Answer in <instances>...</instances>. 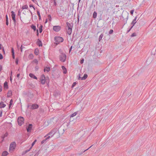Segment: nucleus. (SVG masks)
<instances>
[{
  "instance_id": "8",
  "label": "nucleus",
  "mask_w": 156,
  "mask_h": 156,
  "mask_svg": "<svg viewBox=\"0 0 156 156\" xmlns=\"http://www.w3.org/2000/svg\"><path fill=\"white\" fill-rule=\"evenodd\" d=\"M38 107V105L36 104H34L31 105L30 109H35L37 108Z\"/></svg>"
},
{
  "instance_id": "25",
  "label": "nucleus",
  "mask_w": 156,
  "mask_h": 156,
  "mask_svg": "<svg viewBox=\"0 0 156 156\" xmlns=\"http://www.w3.org/2000/svg\"><path fill=\"white\" fill-rule=\"evenodd\" d=\"M42 25H41L39 27V30L40 33H41L42 31Z\"/></svg>"
},
{
  "instance_id": "1",
  "label": "nucleus",
  "mask_w": 156,
  "mask_h": 156,
  "mask_svg": "<svg viewBox=\"0 0 156 156\" xmlns=\"http://www.w3.org/2000/svg\"><path fill=\"white\" fill-rule=\"evenodd\" d=\"M16 144L15 142H12L10 145L9 147V152L10 153L12 152L15 150L16 147Z\"/></svg>"
},
{
  "instance_id": "22",
  "label": "nucleus",
  "mask_w": 156,
  "mask_h": 156,
  "mask_svg": "<svg viewBox=\"0 0 156 156\" xmlns=\"http://www.w3.org/2000/svg\"><path fill=\"white\" fill-rule=\"evenodd\" d=\"M45 80V78L44 75H42L41 77V80ZM47 80V79H46V80Z\"/></svg>"
},
{
  "instance_id": "51",
  "label": "nucleus",
  "mask_w": 156,
  "mask_h": 156,
  "mask_svg": "<svg viewBox=\"0 0 156 156\" xmlns=\"http://www.w3.org/2000/svg\"><path fill=\"white\" fill-rule=\"evenodd\" d=\"M48 19L49 20L51 21V17L50 16H48Z\"/></svg>"
},
{
  "instance_id": "35",
  "label": "nucleus",
  "mask_w": 156,
  "mask_h": 156,
  "mask_svg": "<svg viewBox=\"0 0 156 156\" xmlns=\"http://www.w3.org/2000/svg\"><path fill=\"white\" fill-rule=\"evenodd\" d=\"M54 134V131H51L49 133H48L47 136L48 135H50L51 134H53V135Z\"/></svg>"
},
{
  "instance_id": "5",
  "label": "nucleus",
  "mask_w": 156,
  "mask_h": 156,
  "mask_svg": "<svg viewBox=\"0 0 156 156\" xmlns=\"http://www.w3.org/2000/svg\"><path fill=\"white\" fill-rule=\"evenodd\" d=\"M61 29V27L59 26H54L53 27V30L56 32L59 31Z\"/></svg>"
},
{
  "instance_id": "53",
  "label": "nucleus",
  "mask_w": 156,
  "mask_h": 156,
  "mask_svg": "<svg viewBox=\"0 0 156 156\" xmlns=\"http://www.w3.org/2000/svg\"><path fill=\"white\" fill-rule=\"evenodd\" d=\"M29 6H30V7H33V8L34 9H35V8H34V6H33V5H29Z\"/></svg>"
},
{
  "instance_id": "18",
  "label": "nucleus",
  "mask_w": 156,
  "mask_h": 156,
  "mask_svg": "<svg viewBox=\"0 0 156 156\" xmlns=\"http://www.w3.org/2000/svg\"><path fill=\"white\" fill-rule=\"evenodd\" d=\"M29 75L30 76L31 78H33L34 79H37V77L33 74L30 73L29 74Z\"/></svg>"
},
{
  "instance_id": "31",
  "label": "nucleus",
  "mask_w": 156,
  "mask_h": 156,
  "mask_svg": "<svg viewBox=\"0 0 156 156\" xmlns=\"http://www.w3.org/2000/svg\"><path fill=\"white\" fill-rule=\"evenodd\" d=\"M8 95L7 96L8 97H9L12 94V92L11 91H9V92H8Z\"/></svg>"
},
{
  "instance_id": "62",
  "label": "nucleus",
  "mask_w": 156,
  "mask_h": 156,
  "mask_svg": "<svg viewBox=\"0 0 156 156\" xmlns=\"http://www.w3.org/2000/svg\"><path fill=\"white\" fill-rule=\"evenodd\" d=\"M29 56H30L31 58H32L33 57V55L32 54H30L29 55Z\"/></svg>"
},
{
  "instance_id": "11",
  "label": "nucleus",
  "mask_w": 156,
  "mask_h": 156,
  "mask_svg": "<svg viewBox=\"0 0 156 156\" xmlns=\"http://www.w3.org/2000/svg\"><path fill=\"white\" fill-rule=\"evenodd\" d=\"M32 125L30 124L28 126L27 128V129L28 132H30L31 131L32 127Z\"/></svg>"
},
{
  "instance_id": "44",
  "label": "nucleus",
  "mask_w": 156,
  "mask_h": 156,
  "mask_svg": "<svg viewBox=\"0 0 156 156\" xmlns=\"http://www.w3.org/2000/svg\"><path fill=\"white\" fill-rule=\"evenodd\" d=\"M3 58V56L1 54H0V60Z\"/></svg>"
},
{
  "instance_id": "46",
  "label": "nucleus",
  "mask_w": 156,
  "mask_h": 156,
  "mask_svg": "<svg viewBox=\"0 0 156 156\" xmlns=\"http://www.w3.org/2000/svg\"><path fill=\"white\" fill-rule=\"evenodd\" d=\"M133 27V26H132L130 28L129 30H128L127 31V32L128 33L129 32L130 30L132 29V28Z\"/></svg>"
},
{
  "instance_id": "58",
  "label": "nucleus",
  "mask_w": 156,
  "mask_h": 156,
  "mask_svg": "<svg viewBox=\"0 0 156 156\" xmlns=\"http://www.w3.org/2000/svg\"><path fill=\"white\" fill-rule=\"evenodd\" d=\"M2 91V87L0 85V92H1Z\"/></svg>"
},
{
  "instance_id": "63",
  "label": "nucleus",
  "mask_w": 156,
  "mask_h": 156,
  "mask_svg": "<svg viewBox=\"0 0 156 156\" xmlns=\"http://www.w3.org/2000/svg\"><path fill=\"white\" fill-rule=\"evenodd\" d=\"M38 34H38V30H37V35H38Z\"/></svg>"
},
{
  "instance_id": "13",
  "label": "nucleus",
  "mask_w": 156,
  "mask_h": 156,
  "mask_svg": "<svg viewBox=\"0 0 156 156\" xmlns=\"http://www.w3.org/2000/svg\"><path fill=\"white\" fill-rule=\"evenodd\" d=\"M50 137V136H48L46 138V139H45L44 140H42L41 142V144H44V143H46V141L48 139H49Z\"/></svg>"
},
{
  "instance_id": "54",
  "label": "nucleus",
  "mask_w": 156,
  "mask_h": 156,
  "mask_svg": "<svg viewBox=\"0 0 156 156\" xmlns=\"http://www.w3.org/2000/svg\"><path fill=\"white\" fill-rule=\"evenodd\" d=\"M2 66L0 65V71H1L2 70Z\"/></svg>"
},
{
  "instance_id": "57",
  "label": "nucleus",
  "mask_w": 156,
  "mask_h": 156,
  "mask_svg": "<svg viewBox=\"0 0 156 156\" xmlns=\"http://www.w3.org/2000/svg\"><path fill=\"white\" fill-rule=\"evenodd\" d=\"M72 46H71L70 49H69V52H70L72 50Z\"/></svg>"
},
{
  "instance_id": "7",
  "label": "nucleus",
  "mask_w": 156,
  "mask_h": 156,
  "mask_svg": "<svg viewBox=\"0 0 156 156\" xmlns=\"http://www.w3.org/2000/svg\"><path fill=\"white\" fill-rule=\"evenodd\" d=\"M68 126L69 124L67 123H64L62 126L61 127L62 128L63 127H66L65 128H63V130L64 131L66 130V129L68 128Z\"/></svg>"
},
{
  "instance_id": "27",
  "label": "nucleus",
  "mask_w": 156,
  "mask_h": 156,
  "mask_svg": "<svg viewBox=\"0 0 156 156\" xmlns=\"http://www.w3.org/2000/svg\"><path fill=\"white\" fill-rule=\"evenodd\" d=\"M38 50L37 49H36L34 51V54L36 55H37L38 54Z\"/></svg>"
},
{
  "instance_id": "52",
  "label": "nucleus",
  "mask_w": 156,
  "mask_h": 156,
  "mask_svg": "<svg viewBox=\"0 0 156 156\" xmlns=\"http://www.w3.org/2000/svg\"><path fill=\"white\" fill-rule=\"evenodd\" d=\"M92 146V145L91 146H90V147H89L88 149H87L86 150H84L83 152H85L86 151H87V150H88L89 148H90Z\"/></svg>"
},
{
  "instance_id": "24",
  "label": "nucleus",
  "mask_w": 156,
  "mask_h": 156,
  "mask_svg": "<svg viewBox=\"0 0 156 156\" xmlns=\"http://www.w3.org/2000/svg\"><path fill=\"white\" fill-rule=\"evenodd\" d=\"M22 9H28V6L27 5H23L22 7Z\"/></svg>"
},
{
  "instance_id": "16",
  "label": "nucleus",
  "mask_w": 156,
  "mask_h": 156,
  "mask_svg": "<svg viewBox=\"0 0 156 156\" xmlns=\"http://www.w3.org/2000/svg\"><path fill=\"white\" fill-rule=\"evenodd\" d=\"M136 18H137V17L136 16L135 17V19L133 20V21L131 23V24L132 25H133L132 26H133V27L134 26L136 22Z\"/></svg>"
},
{
  "instance_id": "20",
  "label": "nucleus",
  "mask_w": 156,
  "mask_h": 156,
  "mask_svg": "<svg viewBox=\"0 0 156 156\" xmlns=\"http://www.w3.org/2000/svg\"><path fill=\"white\" fill-rule=\"evenodd\" d=\"M62 68L63 70V73L64 74H66L67 73V70L66 68L64 66H62Z\"/></svg>"
},
{
  "instance_id": "28",
  "label": "nucleus",
  "mask_w": 156,
  "mask_h": 156,
  "mask_svg": "<svg viewBox=\"0 0 156 156\" xmlns=\"http://www.w3.org/2000/svg\"><path fill=\"white\" fill-rule=\"evenodd\" d=\"M97 13L95 12H94L93 14V17L94 18H95L97 17Z\"/></svg>"
},
{
  "instance_id": "4",
  "label": "nucleus",
  "mask_w": 156,
  "mask_h": 156,
  "mask_svg": "<svg viewBox=\"0 0 156 156\" xmlns=\"http://www.w3.org/2000/svg\"><path fill=\"white\" fill-rule=\"evenodd\" d=\"M55 41L58 43L62 42L63 41V39L60 37H55L54 38Z\"/></svg>"
},
{
  "instance_id": "38",
  "label": "nucleus",
  "mask_w": 156,
  "mask_h": 156,
  "mask_svg": "<svg viewBox=\"0 0 156 156\" xmlns=\"http://www.w3.org/2000/svg\"><path fill=\"white\" fill-rule=\"evenodd\" d=\"M136 36V33H134L131 35V37H133Z\"/></svg>"
},
{
  "instance_id": "55",
  "label": "nucleus",
  "mask_w": 156,
  "mask_h": 156,
  "mask_svg": "<svg viewBox=\"0 0 156 156\" xmlns=\"http://www.w3.org/2000/svg\"><path fill=\"white\" fill-rule=\"evenodd\" d=\"M20 49H21V52L22 51V50H23V46L22 45H21V47H20Z\"/></svg>"
},
{
  "instance_id": "23",
  "label": "nucleus",
  "mask_w": 156,
  "mask_h": 156,
  "mask_svg": "<svg viewBox=\"0 0 156 156\" xmlns=\"http://www.w3.org/2000/svg\"><path fill=\"white\" fill-rule=\"evenodd\" d=\"M50 70V68L49 67H46L44 69V72H48Z\"/></svg>"
},
{
  "instance_id": "61",
  "label": "nucleus",
  "mask_w": 156,
  "mask_h": 156,
  "mask_svg": "<svg viewBox=\"0 0 156 156\" xmlns=\"http://www.w3.org/2000/svg\"><path fill=\"white\" fill-rule=\"evenodd\" d=\"M20 75V73L17 74L16 76L17 77L19 78Z\"/></svg>"
},
{
  "instance_id": "12",
  "label": "nucleus",
  "mask_w": 156,
  "mask_h": 156,
  "mask_svg": "<svg viewBox=\"0 0 156 156\" xmlns=\"http://www.w3.org/2000/svg\"><path fill=\"white\" fill-rule=\"evenodd\" d=\"M72 28H67V34L69 35H70L72 33Z\"/></svg>"
},
{
  "instance_id": "37",
  "label": "nucleus",
  "mask_w": 156,
  "mask_h": 156,
  "mask_svg": "<svg viewBox=\"0 0 156 156\" xmlns=\"http://www.w3.org/2000/svg\"><path fill=\"white\" fill-rule=\"evenodd\" d=\"M41 83L42 84H44L45 83V80H41Z\"/></svg>"
},
{
  "instance_id": "43",
  "label": "nucleus",
  "mask_w": 156,
  "mask_h": 156,
  "mask_svg": "<svg viewBox=\"0 0 156 156\" xmlns=\"http://www.w3.org/2000/svg\"><path fill=\"white\" fill-rule=\"evenodd\" d=\"M18 60L17 58H16L15 60V63L16 64H17L18 63Z\"/></svg>"
},
{
  "instance_id": "34",
  "label": "nucleus",
  "mask_w": 156,
  "mask_h": 156,
  "mask_svg": "<svg viewBox=\"0 0 156 156\" xmlns=\"http://www.w3.org/2000/svg\"><path fill=\"white\" fill-rule=\"evenodd\" d=\"M33 62H34L36 64H37L38 63V61L36 59H34L33 60Z\"/></svg>"
},
{
  "instance_id": "60",
  "label": "nucleus",
  "mask_w": 156,
  "mask_h": 156,
  "mask_svg": "<svg viewBox=\"0 0 156 156\" xmlns=\"http://www.w3.org/2000/svg\"><path fill=\"white\" fill-rule=\"evenodd\" d=\"M10 81L11 82L12 80V76H10Z\"/></svg>"
},
{
  "instance_id": "40",
  "label": "nucleus",
  "mask_w": 156,
  "mask_h": 156,
  "mask_svg": "<svg viewBox=\"0 0 156 156\" xmlns=\"http://www.w3.org/2000/svg\"><path fill=\"white\" fill-rule=\"evenodd\" d=\"M113 32V31L112 30H111L109 32V34H112Z\"/></svg>"
},
{
  "instance_id": "45",
  "label": "nucleus",
  "mask_w": 156,
  "mask_h": 156,
  "mask_svg": "<svg viewBox=\"0 0 156 156\" xmlns=\"http://www.w3.org/2000/svg\"><path fill=\"white\" fill-rule=\"evenodd\" d=\"M134 11V10H132L130 11V13L131 15H132L133 14Z\"/></svg>"
},
{
  "instance_id": "50",
  "label": "nucleus",
  "mask_w": 156,
  "mask_h": 156,
  "mask_svg": "<svg viewBox=\"0 0 156 156\" xmlns=\"http://www.w3.org/2000/svg\"><path fill=\"white\" fill-rule=\"evenodd\" d=\"M6 24L7 26H8V24H9L8 20H6Z\"/></svg>"
},
{
  "instance_id": "49",
  "label": "nucleus",
  "mask_w": 156,
  "mask_h": 156,
  "mask_svg": "<svg viewBox=\"0 0 156 156\" xmlns=\"http://www.w3.org/2000/svg\"><path fill=\"white\" fill-rule=\"evenodd\" d=\"M54 2V5H55L56 6L57 5V3L56 2L55 0H53Z\"/></svg>"
},
{
  "instance_id": "10",
  "label": "nucleus",
  "mask_w": 156,
  "mask_h": 156,
  "mask_svg": "<svg viewBox=\"0 0 156 156\" xmlns=\"http://www.w3.org/2000/svg\"><path fill=\"white\" fill-rule=\"evenodd\" d=\"M87 77V74H85L83 77H80V75L79 74V79H81V80H84L86 79Z\"/></svg>"
},
{
  "instance_id": "56",
  "label": "nucleus",
  "mask_w": 156,
  "mask_h": 156,
  "mask_svg": "<svg viewBox=\"0 0 156 156\" xmlns=\"http://www.w3.org/2000/svg\"><path fill=\"white\" fill-rule=\"evenodd\" d=\"M8 20V17L7 15H6V20Z\"/></svg>"
},
{
  "instance_id": "9",
  "label": "nucleus",
  "mask_w": 156,
  "mask_h": 156,
  "mask_svg": "<svg viewBox=\"0 0 156 156\" xmlns=\"http://www.w3.org/2000/svg\"><path fill=\"white\" fill-rule=\"evenodd\" d=\"M66 25L67 26H66V28H71L73 27V23H68V22H67L66 23Z\"/></svg>"
},
{
  "instance_id": "19",
  "label": "nucleus",
  "mask_w": 156,
  "mask_h": 156,
  "mask_svg": "<svg viewBox=\"0 0 156 156\" xmlns=\"http://www.w3.org/2000/svg\"><path fill=\"white\" fill-rule=\"evenodd\" d=\"M4 88L5 89H7L8 88V83L6 81H5L4 84Z\"/></svg>"
},
{
  "instance_id": "2",
  "label": "nucleus",
  "mask_w": 156,
  "mask_h": 156,
  "mask_svg": "<svg viewBox=\"0 0 156 156\" xmlns=\"http://www.w3.org/2000/svg\"><path fill=\"white\" fill-rule=\"evenodd\" d=\"M66 56L63 53H61L59 56V59L60 61L64 62L66 61Z\"/></svg>"
},
{
  "instance_id": "39",
  "label": "nucleus",
  "mask_w": 156,
  "mask_h": 156,
  "mask_svg": "<svg viewBox=\"0 0 156 156\" xmlns=\"http://www.w3.org/2000/svg\"><path fill=\"white\" fill-rule=\"evenodd\" d=\"M8 135V134L7 133H6L4 135V136H2V138L4 139L5 137H6Z\"/></svg>"
},
{
  "instance_id": "26",
  "label": "nucleus",
  "mask_w": 156,
  "mask_h": 156,
  "mask_svg": "<svg viewBox=\"0 0 156 156\" xmlns=\"http://www.w3.org/2000/svg\"><path fill=\"white\" fill-rule=\"evenodd\" d=\"M31 28L34 30V31H35L36 30V27L35 26L32 25L31 26Z\"/></svg>"
},
{
  "instance_id": "32",
  "label": "nucleus",
  "mask_w": 156,
  "mask_h": 156,
  "mask_svg": "<svg viewBox=\"0 0 156 156\" xmlns=\"http://www.w3.org/2000/svg\"><path fill=\"white\" fill-rule=\"evenodd\" d=\"M9 103H10V104H9V108H10L11 106L12 105V103H13V100L12 99H11L10 100Z\"/></svg>"
},
{
  "instance_id": "30",
  "label": "nucleus",
  "mask_w": 156,
  "mask_h": 156,
  "mask_svg": "<svg viewBox=\"0 0 156 156\" xmlns=\"http://www.w3.org/2000/svg\"><path fill=\"white\" fill-rule=\"evenodd\" d=\"M77 112H75L73 113L71 115L70 117H72L76 116L77 114Z\"/></svg>"
},
{
  "instance_id": "15",
  "label": "nucleus",
  "mask_w": 156,
  "mask_h": 156,
  "mask_svg": "<svg viewBox=\"0 0 156 156\" xmlns=\"http://www.w3.org/2000/svg\"><path fill=\"white\" fill-rule=\"evenodd\" d=\"M37 44L40 47L42 46V43L41 41L39 39H38L37 41Z\"/></svg>"
},
{
  "instance_id": "29",
  "label": "nucleus",
  "mask_w": 156,
  "mask_h": 156,
  "mask_svg": "<svg viewBox=\"0 0 156 156\" xmlns=\"http://www.w3.org/2000/svg\"><path fill=\"white\" fill-rule=\"evenodd\" d=\"M103 34H101L100 35V36L99 38V41H100L102 39L103 37Z\"/></svg>"
},
{
  "instance_id": "41",
  "label": "nucleus",
  "mask_w": 156,
  "mask_h": 156,
  "mask_svg": "<svg viewBox=\"0 0 156 156\" xmlns=\"http://www.w3.org/2000/svg\"><path fill=\"white\" fill-rule=\"evenodd\" d=\"M39 67L38 66H37L35 67V71H37Z\"/></svg>"
},
{
  "instance_id": "59",
  "label": "nucleus",
  "mask_w": 156,
  "mask_h": 156,
  "mask_svg": "<svg viewBox=\"0 0 156 156\" xmlns=\"http://www.w3.org/2000/svg\"><path fill=\"white\" fill-rule=\"evenodd\" d=\"M12 58L14 59L15 58V55H14V54H12Z\"/></svg>"
},
{
  "instance_id": "64",
  "label": "nucleus",
  "mask_w": 156,
  "mask_h": 156,
  "mask_svg": "<svg viewBox=\"0 0 156 156\" xmlns=\"http://www.w3.org/2000/svg\"><path fill=\"white\" fill-rule=\"evenodd\" d=\"M2 44H0V50L1 49Z\"/></svg>"
},
{
  "instance_id": "3",
  "label": "nucleus",
  "mask_w": 156,
  "mask_h": 156,
  "mask_svg": "<svg viewBox=\"0 0 156 156\" xmlns=\"http://www.w3.org/2000/svg\"><path fill=\"white\" fill-rule=\"evenodd\" d=\"M24 118L22 117H20L18 118L17 119V122L18 125L20 126H21L24 123Z\"/></svg>"
},
{
  "instance_id": "6",
  "label": "nucleus",
  "mask_w": 156,
  "mask_h": 156,
  "mask_svg": "<svg viewBox=\"0 0 156 156\" xmlns=\"http://www.w3.org/2000/svg\"><path fill=\"white\" fill-rule=\"evenodd\" d=\"M11 13H12L11 16L12 17V19L13 20L14 23H15L16 21L15 18L16 15L15 14V12L13 11H11Z\"/></svg>"
},
{
  "instance_id": "36",
  "label": "nucleus",
  "mask_w": 156,
  "mask_h": 156,
  "mask_svg": "<svg viewBox=\"0 0 156 156\" xmlns=\"http://www.w3.org/2000/svg\"><path fill=\"white\" fill-rule=\"evenodd\" d=\"M76 84H77V83L76 82H74L73 83V85L72 86V87L73 88V87H74L76 85Z\"/></svg>"
},
{
  "instance_id": "42",
  "label": "nucleus",
  "mask_w": 156,
  "mask_h": 156,
  "mask_svg": "<svg viewBox=\"0 0 156 156\" xmlns=\"http://www.w3.org/2000/svg\"><path fill=\"white\" fill-rule=\"evenodd\" d=\"M11 51H12V54H14V49L13 48H12V49H11Z\"/></svg>"
},
{
  "instance_id": "48",
  "label": "nucleus",
  "mask_w": 156,
  "mask_h": 156,
  "mask_svg": "<svg viewBox=\"0 0 156 156\" xmlns=\"http://www.w3.org/2000/svg\"><path fill=\"white\" fill-rule=\"evenodd\" d=\"M84 60L83 59L81 60L80 62V63H81V64L83 63V62H84Z\"/></svg>"
},
{
  "instance_id": "21",
  "label": "nucleus",
  "mask_w": 156,
  "mask_h": 156,
  "mask_svg": "<svg viewBox=\"0 0 156 156\" xmlns=\"http://www.w3.org/2000/svg\"><path fill=\"white\" fill-rule=\"evenodd\" d=\"M8 154V153L6 151H3L2 153V156H6Z\"/></svg>"
},
{
  "instance_id": "14",
  "label": "nucleus",
  "mask_w": 156,
  "mask_h": 156,
  "mask_svg": "<svg viewBox=\"0 0 156 156\" xmlns=\"http://www.w3.org/2000/svg\"><path fill=\"white\" fill-rule=\"evenodd\" d=\"M36 141H37V140H35L32 143V145H31V146L30 148L28 150L26 151V152H27L31 150V149L32 148V147L35 144V143H36Z\"/></svg>"
},
{
  "instance_id": "17",
  "label": "nucleus",
  "mask_w": 156,
  "mask_h": 156,
  "mask_svg": "<svg viewBox=\"0 0 156 156\" xmlns=\"http://www.w3.org/2000/svg\"><path fill=\"white\" fill-rule=\"evenodd\" d=\"M6 106L5 104H4L3 102L0 103V108H4Z\"/></svg>"
},
{
  "instance_id": "33",
  "label": "nucleus",
  "mask_w": 156,
  "mask_h": 156,
  "mask_svg": "<svg viewBox=\"0 0 156 156\" xmlns=\"http://www.w3.org/2000/svg\"><path fill=\"white\" fill-rule=\"evenodd\" d=\"M37 14L39 16V20L41 19V17L40 15V14L39 12L38 11H37Z\"/></svg>"
},
{
  "instance_id": "47",
  "label": "nucleus",
  "mask_w": 156,
  "mask_h": 156,
  "mask_svg": "<svg viewBox=\"0 0 156 156\" xmlns=\"http://www.w3.org/2000/svg\"><path fill=\"white\" fill-rule=\"evenodd\" d=\"M2 110H0V117L2 116Z\"/></svg>"
}]
</instances>
